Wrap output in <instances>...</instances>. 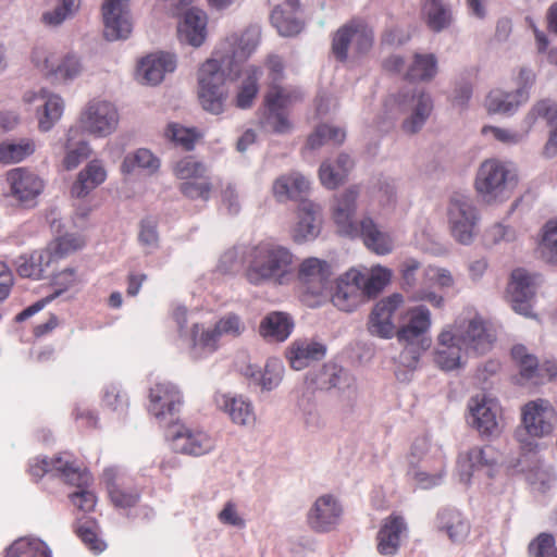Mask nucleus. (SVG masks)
I'll list each match as a JSON object with an SVG mask.
<instances>
[{
    "instance_id": "nucleus-1",
    "label": "nucleus",
    "mask_w": 557,
    "mask_h": 557,
    "mask_svg": "<svg viewBox=\"0 0 557 557\" xmlns=\"http://www.w3.org/2000/svg\"><path fill=\"white\" fill-rule=\"evenodd\" d=\"M294 259L289 248L260 242L246 251V277L253 285H284L293 274Z\"/></svg>"
},
{
    "instance_id": "nucleus-2",
    "label": "nucleus",
    "mask_w": 557,
    "mask_h": 557,
    "mask_svg": "<svg viewBox=\"0 0 557 557\" xmlns=\"http://www.w3.org/2000/svg\"><path fill=\"white\" fill-rule=\"evenodd\" d=\"M518 180V169L513 162L492 158L480 164L474 188L483 202L493 205L507 200Z\"/></svg>"
},
{
    "instance_id": "nucleus-3",
    "label": "nucleus",
    "mask_w": 557,
    "mask_h": 557,
    "mask_svg": "<svg viewBox=\"0 0 557 557\" xmlns=\"http://www.w3.org/2000/svg\"><path fill=\"white\" fill-rule=\"evenodd\" d=\"M237 77L230 76L218 59L210 58L203 62L198 71V97L203 110L212 114L222 113L227 99L224 82Z\"/></svg>"
},
{
    "instance_id": "nucleus-4",
    "label": "nucleus",
    "mask_w": 557,
    "mask_h": 557,
    "mask_svg": "<svg viewBox=\"0 0 557 557\" xmlns=\"http://www.w3.org/2000/svg\"><path fill=\"white\" fill-rule=\"evenodd\" d=\"M523 432H517L518 441L529 450L537 445L533 440L543 438L553 434L557 424V413L546 399H535L527 403L521 409Z\"/></svg>"
},
{
    "instance_id": "nucleus-5",
    "label": "nucleus",
    "mask_w": 557,
    "mask_h": 557,
    "mask_svg": "<svg viewBox=\"0 0 557 557\" xmlns=\"http://www.w3.org/2000/svg\"><path fill=\"white\" fill-rule=\"evenodd\" d=\"M374 32L361 18H352L341 26L333 36L332 51L335 58L347 61L367 54L373 47Z\"/></svg>"
},
{
    "instance_id": "nucleus-6",
    "label": "nucleus",
    "mask_w": 557,
    "mask_h": 557,
    "mask_svg": "<svg viewBox=\"0 0 557 557\" xmlns=\"http://www.w3.org/2000/svg\"><path fill=\"white\" fill-rule=\"evenodd\" d=\"M302 99V92L294 86L270 85L265 97V111L261 125L267 132L287 134L293 125L284 110Z\"/></svg>"
},
{
    "instance_id": "nucleus-7",
    "label": "nucleus",
    "mask_w": 557,
    "mask_h": 557,
    "mask_svg": "<svg viewBox=\"0 0 557 557\" xmlns=\"http://www.w3.org/2000/svg\"><path fill=\"white\" fill-rule=\"evenodd\" d=\"M480 212L470 195L454 193L447 206V221L453 238L460 245H471L476 236Z\"/></svg>"
},
{
    "instance_id": "nucleus-8",
    "label": "nucleus",
    "mask_w": 557,
    "mask_h": 557,
    "mask_svg": "<svg viewBox=\"0 0 557 557\" xmlns=\"http://www.w3.org/2000/svg\"><path fill=\"white\" fill-rule=\"evenodd\" d=\"M120 113L116 106L102 98H92L79 112L76 127L82 134L94 138H106L119 126Z\"/></svg>"
},
{
    "instance_id": "nucleus-9",
    "label": "nucleus",
    "mask_w": 557,
    "mask_h": 557,
    "mask_svg": "<svg viewBox=\"0 0 557 557\" xmlns=\"http://www.w3.org/2000/svg\"><path fill=\"white\" fill-rule=\"evenodd\" d=\"M260 29L257 26L248 27L240 36H228L213 52L212 59L227 69L230 76H238L242 64L257 49L260 41Z\"/></svg>"
},
{
    "instance_id": "nucleus-10",
    "label": "nucleus",
    "mask_w": 557,
    "mask_h": 557,
    "mask_svg": "<svg viewBox=\"0 0 557 557\" xmlns=\"http://www.w3.org/2000/svg\"><path fill=\"white\" fill-rule=\"evenodd\" d=\"M394 101L399 112L405 115L401 128L406 134L418 133L425 125L434 108L432 95L418 87L399 91Z\"/></svg>"
},
{
    "instance_id": "nucleus-11",
    "label": "nucleus",
    "mask_w": 557,
    "mask_h": 557,
    "mask_svg": "<svg viewBox=\"0 0 557 557\" xmlns=\"http://www.w3.org/2000/svg\"><path fill=\"white\" fill-rule=\"evenodd\" d=\"M332 276L331 264L322 259L310 257L299 264L298 278L301 286L302 300L310 307L318 306L320 298L330 287Z\"/></svg>"
},
{
    "instance_id": "nucleus-12",
    "label": "nucleus",
    "mask_w": 557,
    "mask_h": 557,
    "mask_svg": "<svg viewBox=\"0 0 557 557\" xmlns=\"http://www.w3.org/2000/svg\"><path fill=\"white\" fill-rule=\"evenodd\" d=\"M467 423L481 436H497L502 431L499 403L486 394L472 396L467 404Z\"/></svg>"
},
{
    "instance_id": "nucleus-13",
    "label": "nucleus",
    "mask_w": 557,
    "mask_h": 557,
    "mask_svg": "<svg viewBox=\"0 0 557 557\" xmlns=\"http://www.w3.org/2000/svg\"><path fill=\"white\" fill-rule=\"evenodd\" d=\"M183 405V395L177 385L161 381L150 387L148 412L161 425H174L175 416Z\"/></svg>"
},
{
    "instance_id": "nucleus-14",
    "label": "nucleus",
    "mask_w": 557,
    "mask_h": 557,
    "mask_svg": "<svg viewBox=\"0 0 557 557\" xmlns=\"http://www.w3.org/2000/svg\"><path fill=\"white\" fill-rule=\"evenodd\" d=\"M29 473L36 479H40L45 474L57 475L66 483L78 486L89 480V472L83 470L67 454L55 456L52 459L34 458L29 463Z\"/></svg>"
},
{
    "instance_id": "nucleus-15",
    "label": "nucleus",
    "mask_w": 557,
    "mask_h": 557,
    "mask_svg": "<svg viewBox=\"0 0 557 557\" xmlns=\"http://www.w3.org/2000/svg\"><path fill=\"white\" fill-rule=\"evenodd\" d=\"M539 275L518 268L511 272L507 298L512 310L521 315H532V304L539 286Z\"/></svg>"
},
{
    "instance_id": "nucleus-16",
    "label": "nucleus",
    "mask_w": 557,
    "mask_h": 557,
    "mask_svg": "<svg viewBox=\"0 0 557 557\" xmlns=\"http://www.w3.org/2000/svg\"><path fill=\"white\" fill-rule=\"evenodd\" d=\"M431 325V311L425 306L411 307L403 315L396 337L399 343H421L422 348H429Z\"/></svg>"
},
{
    "instance_id": "nucleus-17",
    "label": "nucleus",
    "mask_w": 557,
    "mask_h": 557,
    "mask_svg": "<svg viewBox=\"0 0 557 557\" xmlns=\"http://www.w3.org/2000/svg\"><path fill=\"white\" fill-rule=\"evenodd\" d=\"M449 326L456 331L468 354L484 355L491 350L495 341V336L480 317L456 321Z\"/></svg>"
},
{
    "instance_id": "nucleus-18",
    "label": "nucleus",
    "mask_w": 557,
    "mask_h": 557,
    "mask_svg": "<svg viewBox=\"0 0 557 557\" xmlns=\"http://www.w3.org/2000/svg\"><path fill=\"white\" fill-rule=\"evenodd\" d=\"M404 302L405 298L399 293H394L377 301L369 315V333L384 339L396 336L398 327L393 321V315Z\"/></svg>"
},
{
    "instance_id": "nucleus-19",
    "label": "nucleus",
    "mask_w": 557,
    "mask_h": 557,
    "mask_svg": "<svg viewBox=\"0 0 557 557\" xmlns=\"http://www.w3.org/2000/svg\"><path fill=\"white\" fill-rule=\"evenodd\" d=\"M491 447H473L465 454H460L457 461L459 481L470 484L472 480L486 478L494 474L495 459Z\"/></svg>"
},
{
    "instance_id": "nucleus-20",
    "label": "nucleus",
    "mask_w": 557,
    "mask_h": 557,
    "mask_svg": "<svg viewBox=\"0 0 557 557\" xmlns=\"http://www.w3.org/2000/svg\"><path fill=\"white\" fill-rule=\"evenodd\" d=\"M168 437L171 438L175 451L186 455L202 456L215 447V440L210 434L185 425H172L168 431Z\"/></svg>"
},
{
    "instance_id": "nucleus-21",
    "label": "nucleus",
    "mask_w": 557,
    "mask_h": 557,
    "mask_svg": "<svg viewBox=\"0 0 557 557\" xmlns=\"http://www.w3.org/2000/svg\"><path fill=\"white\" fill-rule=\"evenodd\" d=\"M103 34L108 40L126 39L133 30L129 0H106L102 4Z\"/></svg>"
},
{
    "instance_id": "nucleus-22",
    "label": "nucleus",
    "mask_w": 557,
    "mask_h": 557,
    "mask_svg": "<svg viewBox=\"0 0 557 557\" xmlns=\"http://www.w3.org/2000/svg\"><path fill=\"white\" fill-rule=\"evenodd\" d=\"M24 101L35 106L40 132H49L62 117L64 111L63 99L45 88L26 92Z\"/></svg>"
},
{
    "instance_id": "nucleus-23",
    "label": "nucleus",
    "mask_w": 557,
    "mask_h": 557,
    "mask_svg": "<svg viewBox=\"0 0 557 557\" xmlns=\"http://www.w3.org/2000/svg\"><path fill=\"white\" fill-rule=\"evenodd\" d=\"M362 271L350 269L336 280L332 302L342 311L351 312L367 300L362 285Z\"/></svg>"
},
{
    "instance_id": "nucleus-24",
    "label": "nucleus",
    "mask_w": 557,
    "mask_h": 557,
    "mask_svg": "<svg viewBox=\"0 0 557 557\" xmlns=\"http://www.w3.org/2000/svg\"><path fill=\"white\" fill-rule=\"evenodd\" d=\"M245 330L246 325L238 314L233 312L224 314L215 322L212 329H203L201 331L198 344L201 348V358L214 352L223 337H239Z\"/></svg>"
},
{
    "instance_id": "nucleus-25",
    "label": "nucleus",
    "mask_w": 557,
    "mask_h": 557,
    "mask_svg": "<svg viewBox=\"0 0 557 557\" xmlns=\"http://www.w3.org/2000/svg\"><path fill=\"white\" fill-rule=\"evenodd\" d=\"M347 237H360L364 246L377 256L389 255L395 247L391 233L370 215H363L356 225V233Z\"/></svg>"
},
{
    "instance_id": "nucleus-26",
    "label": "nucleus",
    "mask_w": 557,
    "mask_h": 557,
    "mask_svg": "<svg viewBox=\"0 0 557 557\" xmlns=\"http://www.w3.org/2000/svg\"><path fill=\"white\" fill-rule=\"evenodd\" d=\"M343 507L333 495L325 494L315 499L308 511L307 521L315 532H329L339 522Z\"/></svg>"
},
{
    "instance_id": "nucleus-27",
    "label": "nucleus",
    "mask_w": 557,
    "mask_h": 557,
    "mask_svg": "<svg viewBox=\"0 0 557 557\" xmlns=\"http://www.w3.org/2000/svg\"><path fill=\"white\" fill-rule=\"evenodd\" d=\"M465 346L459 341L456 331L445 326L437 336L434 351L435 363L445 371L455 370L463 364Z\"/></svg>"
},
{
    "instance_id": "nucleus-28",
    "label": "nucleus",
    "mask_w": 557,
    "mask_h": 557,
    "mask_svg": "<svg viewBox=\"0 0 557 557\" xmlns=\"http://www.w3.org/2000/svg\"><path fill=\"white\" fill-rule=\"evenodd\" d=\"M176 67V61L170 53H151L137 63L136 79L143 85H159L168 73H172Z\"/></svg>"
},
{
    "instance_id": "nucleus-29",
    "label": "nucleus",
    "mask_w": 557,
    "mask_h": 557,
    "mask_svg": "<svg viewBox=\"0 0 557 557\" xmlns=\"http://www.w3.org/2000/svg\"><path fill=\"white\" fill-rule=\"evenodd\" d=\"M359 188L351 186L342 194L334 197L332 203V218L337 226L338 233L347 236L356 233L355 214L357 211V199Z\"/></svg>"
},
{
    "instance_id": "nucleus-30",
    "label": "nucleus",
    "mask_w": 557,
    "mask_h": 557,
    "mask_svg": "<svg viewBox=\"0 0 557 557\" xmlns=\"http://www.w3.org/2000/svg\"><path fill=\"white\" fill-rule=\"evenodd\" d=\"M12 195L21 202L33 201L44 190V181L25 168L11 170L7 175Z\"/></svg>"
},
{
    "instance_id": "nucleus-31",
    "label": "nucleus",
    "mask_w": 557,
    "mask_h": 557,
    "mask_svg": "<svg viewBox=\"0 0 557 557\" xmlns=\"http://www.w3.org/2000/svg\"><path fill=\"white\" fill-rule=\"evenodd\" d=\"M325 354V345L312 338H297L286 349V358L296 371L304 370L311 362L323 359Z\"/></svg>"
},
{
    "instance_id": "nucleus-32",
    "label": "nucleus",
    "mask_w": 557,
    "mask_h": 557,
    "mask_svg": "<svg viewBox=\"0 0 557 557\" xmlns=\"http://www.w3.org/2000/svg\"><path fill=\"white\" fill-rule=\"evenodd\" d=\"M172 318L176 324L181 343L189 350L191 358L200 359L201 348L198 344L205 327L197 322H189V313L185 306L174 307Z\"/></svg>"
},
{
    "instance_id": "nucleus-33",
    "label": "nucleus",
    "mask_w": 557,
    "mask_h": 557,
    "mask_svg": "<svg viewBox=\"0 0 557 557\" xmlns=\"http://www.w3.org/2000/svg\"><path fill=\"white\" fill-rule=\"evenodd\" d=\"M103 479L112 504L117 508H131L139 500V492L136 487L126 482L114 468L103 471Z\"/></svg>"
},
{
    "instance_id": "nucleus-34",
    "label": "nucleus",
    "mask_w": 557,
    "mask_h": 557,
    "mask_svg": "<svg viewBox=\"0 0 557 557\" xmlns=\"http://www.w3.org/2000/svg\"><path fill=\"white\" fill-rule=\"evenodd\" d=\"M33 61L38 69L59 81H72L82 72V64L75 55H67L55 64L45 51H35Z\"/></svg>"
},
{
    "instance_id": "nucleus-35",
    "label": "nucleus",
    "mask_w": 557,
    "mask_h": 557,
    "mask_svg": "<svg viewBox=\"0 0 557 557\" xmlns=\"http://www.w3.org/2000/svg\"><path fill=\"white\" fill-rule=\"evenodd\" d=\"M216 407L228 414L233 423L247 426L256 421L253 405L243 396L231 394H216L214 397Z\"/></svg>"
},
{
    "instance_id": "nucleus-36",
    "label": "nucleus",
    "mask_w": 557,
    "mask_h": 557,
    "mask_svg": "<svg viewBox=\"0 0 557 557\" xmlns=\"http://www.w3.org/2000/svg\"><path fill=\"white\" fill-rule=\"evenodd\" d=\"M293 318L283 311H272L265 314L259 324V335L268 343H283L293 333Z\"/></svg>"
},
{
    "instance_id": "nucleus-37",
    "label": "nucleus",
    "mask_w": 557,
    "mask_h": 557,
    "mask_svg": "<svg viewBox=\"0 0 557 557\" xmlns=\"http://www.w3.org/2000/svg\"><path fill=\"white\" fill-rule=\"evenodd\" d=\"M177 33L181 41L200 47L207 36V14L198 8L188 9L180 22Z\"/></svg>"
},
{
    "instance_id": "nucleus-38",
    "label": "nucleus",
    "mask_w": 557,
    "mask_h": 557,
    "mask_svg": "<svg viewBox=\"0 0 557 557\" xmlns=\"http://www.w3.org/2000/svg\"><path fill=\"white\" fill-rule=\"evenodd\" d=\"M407 534V524L403 517L391 515L384 519L377 533V549L380 554L392 556L400 545L401 539Z\"/></svg>"
},
{
    "instance_id": "nucleus-39",
    "label": "nucleus",
    "mask_w": 557,
    "mask_h": 557,
    "mask_svg": "<svg viewBox=\"0 0 557 557\" xmlns=\"http://www.w3.org/2000/svg\"><path fill=\"white\" fill-rule=\"evenodd\" d=\"M319 207L311 201H304L298 209V221L292 230V238L301 244L313 240L320 233L321 223L318 218Z\"/></svg>"
},
{
    "instance_id": "nucleus-40",
    "label": "nucleus",
    "mask_w": 557,
    "mask_h": 557,
    "mask_svg": "<svg viewBox=\"0 0 557 557\" xmlns=\"http://www.w3.org/2000/svg\"><path fill=\"white\" fill-rule=\"evenodd\" d=\"M309 189L310 181L299 172L282 175L273 184V194L278 201L294 199L302 203L307 201Z\"/></svg>"
},
{
    "instance_id": "nucleus-41",
    "label": "nucleus",
    "mask_w": 557,
    "mask_h": 557,
    "mask_svg": "<svg viewBox=\"0 0 557 557\" xmlns=\"http://www.w3.org/2000/svg\"><path fill=\"white\" fill-rule=\"evenodd\" d=\"M271 22L281 36L289 37L299 34L304 23L298 13V1L286 0L277 5L272 11Z\"/></svg>"
},
{
    "instance_id": "nucleus-42",
    "label": "nucleus",
    "mask_w": 557,
    "mask_h": 557,
    "mask_svg": "<svg viewBox=\"0 0 557 557\" xmlns=\"http://www.w3.org/2000/svg\"><path fill=\"white\" fill-rule=\"evenodd\" d=\"M320 384L325 388H337L345 394L348 405L352 406L357 399L356 381L345 369L336 364H327L320 375Z\"/></svg>"
},
{
    "instance_id": "nucleus-43",
    "label": "nucleus",
    "mask_w": 557,
    "mask_h": 557,
    "mask_svg": "<svg viewBox=\"0 0 557 557\" xmlns=\"http://www.w3.org/2000/svg\"><path fill=\"white\" fill-rule=\"evenodd\" d=\"M106 178L107 171L102 162L98 159L91 160L77 174V178L72 185L71 194L75 198H84L91 190L101 185Z\"/></svg>"
},
{
    "instance_id": "nucleus-44",
    "label": "nucleus",
    "mask_w": 557,
    "mask_h": 557,
    "mask_svg": "<svg viewBox=\"0 0 557 557\" xmlns=\"http://www.w3.org/2000/svg\"><path fill=\"white\" fill-rule=\"evenodd\" d=\"M525 102V95L521 91L493 89L486 96L485 108L492 114L513 115Z\"/></svg>"
},
{
    "instance_id": "nucleus-45",
    "label": "nucleus",
    "mask_w": 557,
    "mask_h": 557,
    "mask_svg": "<svg viewBox=\"0 0 557 557\" xmlns=\"http://www.w3.org/2000/svg\"><path fill=\"white\" fill-rule=\"evenodd\" d=\"M63 147L65 149L63 165L66 170L77 168L91 153L89 143L83 138L81 128L76 126L67 129Z\"/></svg>"
},
{
    "instance_id": "nucleus-46",
    "label": "nucleus",
    "mask_w": 557,
    "mask_h": 557,
    "mask_svg": "<svg viewBox=\"0 0 557 557\" xmlns=\"http://www.w3.org/2000/svg\"><path fill=\"white\" fill-rule=\"evenodd\" d=\"M434 467L430 460H424L423 463L410 471L413 480L422 488H432L443 482L445 475V457L441 448L434 450Z\"/></svg>"
},
{
    "instance_id": "nucleus-47",
    "label": "nucleus",
    "mask_w": 557,
    "mask_h": 557,
    "mask_svg": "<svg viewBox=\"0 0 557 557\" xmlns=\"http://www.w3.org/2000/svg\"><path fill=\"white\" fill-rule=\"evenodd\" d=\"M436 527L454 542L463 540L470 531V524L462 513L458 509L449 507L438 511Z\"/></svg>"
},
{
    "instance_id": "nucleus-48",
    "label": "nucleus",
    "mask_w": 557,
    "mask_h": 557,
    "mask_svg": "<svg viewBox=\"0 0 557 557\" xmlns=\"http://www.w3.org/2000/svg\"><path fill=\"white\" fill-rule=\"evenodd\" d=\"M51 264V255L46 248L22 255L15 261L18 275L33 280H40Z\"/></svg>"
},
{
    "instance_id": "nucleus-49",
    "label": "nucleus",
    "mask_w": 557,
    "mask_h": 557,
    "mask_svg": "<svg viewBox=\"0 0 557 557\" xmlns=\"http://www.w3.org/2000/svg\"><path fill=\"white\" fill-rule=\"evenodd\" d=\"M540 121H544L548 127L557 125L556 101L549 98L535 101L521 120V125L525 132H531Z\"/></svg>"
},
{
    "instance_id": "nucleus-50",
    "label": "nucleus",
    "mask_w": 557,
    "mask_h": 557,
    "mask_svg": "<svg viewBox=\"0 0 557 557\" xmlns=\"http://www.w3.org/2000/svg\"><path fill=\"white\" fill-rule=\"evenodd\" d=\"M4 557H52V550L39 537L23 536L5 549Z\"/></svg>"
},
{
    "instance_id": "nucleus-51",
    "label": "nucleus",
    "mask_w": 557,
    "mask_h": 557,
    "mask_svg": "<svg viewBox=\"0 0 557 557\" xmlns=\"http://www.w3.org/2000/svg\"><path fill=\"white\" fill-rule=\"evenodd\" d=\"M423 14L428 26L436 33L444 30L453 22L451 9L444 0H425Z\"/></svg>"
},
{
    "instance_id": "nucleus-52",
    "label": "nucleus",
    "mask_w": 557,
    "mask_h": 557,
    "mask_svg": "<svg viewBox=\"0 0 557 557\" xmlns=\"http://www.w3.org/2000/svg\"><path fill=\"white\" fill-rule=\"evenodd\" d=\"M393 272L391 269L375 265L362 272L361 285L367 300L375 298L389 284Z\"/></svg>"
},
{
    "instance_id": "nucleus-53",
    "label": "nucleus",
    "mask_w": 557,
    "mask_h": 557,
    "mask_svg": "<svg viewBox=\"0 0 557 557\" xmlns=\"http://www.w3.org/2000/svg\"><path fill=\"white\" fill-rule=\"evenodd\" d=\"M437 74V59L433 53H416L406 77L416 82H430Z\"/></svg>"
},
{
    "instance_id": "nucleus-54",
    "label": "nucleus",
    "mask_w": 557,
    "mask_h": 557,
    "mask_svg": "<svg viewBox=\"0 0 557 557\" xmlns=\"http://www.w3.org/2000/svg\"><path fill=\"white\" fill-rule=\"evenodd\" d=\"M511 356L519 367L521 379L535 384L540 375L537 358L525 346L520 344L512 347Z\"/></svg>"
},
{
    "instance_id": "nucleus-55",
    "label": "nucleus",
    "mask_w": 557,
    "mask_h": 557,
    "mask_svg": "<svg viewBox=\"0 0 557 557\" xmlns=\"http://www.w3.org/2000/svg\"><path fill=\"white\" fill-rule=\"evenodd\" d=\"M245 78L243 79L236 96V106L240 109L251 107L253 99L258 94V81L261 70L255 65H250L245 70Z\"/></svg>"
},
{
    "instance_id": "nucleus-56",
    "label": "nucleus",
    "mask_w": 557,
    "mask_h": 557,
    "mask_svg": "<svg viewBox=\"0 0 557 557\" xmlns=\"http://www.w3.org/2000/svg\"><path fill=\"white\" fill-rule=\"evenodd\" d=\"M136 168L154 173L160 168V161L150 150L140 148L134 153L127 154L121 165L122 172L125 174L134 172Z\"/></svg>"
},
{
    "instance_id": "nucleus-57",
    "label": "nucleus",
    "mask_w": 557,
    "mask_h": 557,
    "mask_svg": "<svg viewBox=\"0 0 557 557\" xmlns=\"http://www.w3.org/2000/svg\"><path fill=\"white\" fill-rule=\"evenodd\" d=\"M53 8L42 13L44 24L55 27L73 16L79 8L81 0H50Z\"/></svg>"
},
{
    "instance_id": "nucleus-58",
    "label": "nucleus",
    "mask_w": 557,
    "mask_h": 557,
    "mask_svg": "<svg viewBox=\"0 0 557 557\" xmlns=\"http://www.w3.org/2000/svg\"><path fill=\"white\" fill-rule=\"evenodd\" d=\"M35 144L29 139L7 141L0 144V162L4 164L17 163L35 152Z\"/></svg>"
},
{
    "instance_id": "nucleus-59",
    "label": "nucleus",
    "mask_w": 557,
    "mask_h": 557,
    "mask_svg": "<svg viewBox=\"0 0 557 557\" xmlns=\"http://www.w3.org/2000/svg\"><path fill=\"white\" fill-rule=\"evenodd\" d=\"M539 248L546 262L557 264V219L543 225Z\"/></svg>"
},
{
    "instance_id": "nucleus-60",
    "label": "nucleus",
    "mask_w": 557,
    "mask_h": 557,
    "mask_svg": "<svg viewBox=\"0 0 557 557\" xmlns=\"http://www.w3.org/2000/svg\"><path fill=\"white\" fill-rule=\"evenodd\" d=\"M85 245L84 239L76 234H66L51 242L46 250L51 255L52 263L65 258L70 253L83 248Z\"/></svg>"
},
{
    "instance_id": "nucleus-61",
    "label": "nucleus",
    "mask_w": 557,
    "mask_h": 557,
    "mask_svg": "<svg viewBox=\"0 0 557 557\" xmlns=\"http://www.w3.org/2000/svg\"><path fill=\"white\" fill-rule=\"evenodd\" d=\"M164 135L169 140L182 147L184 150L194 149L195 143L201 136L196 128L185 127L178 123H169Z\"/></svg>"
},
{
    "instance_id": "nucleus-62",
    "label": "nucleus",
    "mask_w": 557,
    "mask_h": 557,
    "mask_svg": "<svg viewBox=\"0 0 557 557\" xmlns=\"http://www.w3.org/2000/svg\"><path fill=\"white\" fill-rule=\"evenodd\" d=\"M345 137L346 134L342 128L322 124L309 136L307 145L311 149H317L325 143L339 145Z\"/></svg>"
},
{
    "instance_id": "nucleus-63",
    "label": "nucleus",
    "mask_w": 557,
    "mask_h": 557,
    "mask_svg": "<svg viewBox=\"0 0 557 557\" xmlns=\"http://www.w3.org/2000/svg\"><path fill=\"white\" fill-rule=\"evenodd\" d=\"M175 176L184 182L202 178L208 175L207 166L193 157H185L173 166Z\"/></svg>"
},
{
    "instance_id": "nucleus-64",
    "label": "nucleus",
    "mask_w": 557,
    "mask_h": 557,
    "mask_svg": "<svg viewBox=\"0 0 557 557\" xmlns=\"http://www.w3.org/2000/svg\"><path fill=\"white\" fill-rule=\"evenodd\" d=\"M283 373L284 367L282 362L278 359H269L263 371L260 370L257 385L261 386L263 391H272L280 385Z\"/></svg>"
}]
</instances>
